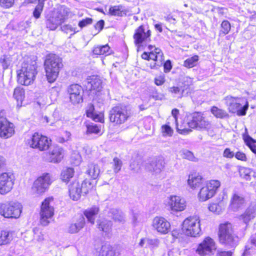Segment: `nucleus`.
Returning <instances> with one entry per match:
<instances>
[{
	"instance_id": "f257e3e1",
	"label": "nucleus",
	"mask_w": 256,
	"mask_h": 256,
	"mask_svg": "<svg viewBox=\"0 0 256 256\" xmlns=\"http://www.w3.org/2000/svg\"><path fill=\"white\" fill-rule=\"evenodd\" d=\"M44 66L48 82H54L63 67L62 59L55 54H50L46 56Z\"/></svg>"
},
{
	"instance_id": "f03ea898",
	"label": "nucleus",
	"mask_w": 256,
	"mask_h": 256,
	"mask_svg": "<svg viewBox=\"0 0 256 256\" xmlns=\"http://www.w3.org/2000/svg\"><path fill=\"white\" fill-rule=\"evenodd\" d=\"M36 62L31 60L24 62L18 74V82L22 85L28 86L32 84L37 74Z\"/></svg>"
},
{
	"instance_id": "7ed1b4c3",
	"label": "nucleus",
	"mask_w": 256,
	"mask_h": 256,
	"mask_svg": "<svg viewBox=\"0 0 256 256\" xmlns=\"http://www.w3.org/2000/svg\"><path fill=\"white\" fill-rule=\"evenodd\" d=\"M226 101L230 112L236 113L239 116L246 115L249 105L245 98L228 96Z\"/></svg>"
},
{
	"instance_id": "20e7f679",
	"label": "nucleus",
	"mask_w": 256,
	"mask_h": 256,
	"mask_svg": "<svg viewBox=\"0 0 256 256\" xmlns=\"http://www.w3.org/2000/svg\"><path fill=\"white\" fill-rule=\"evenodd\" d=\"M130 116V110L125 105H117L109 112L110 120L116 125L120 126L125 123Z\"/></svg>"
},
{
	"instance_id": "39448f33",
	"label": "nucleus",
	"mask_w": 256,
	"mask_h": 256,
	"mask_svg": "<svg viewBox=\"0 0 256 256\" xmlns=\"http://www.w3.org/2000/svg\"><path fill=\"white\" fill-rule=\"evenodd\" d=\"M218 235L221 244L230 248H234L237 245L238 238L234 234L230 223L226 222L220 226Z\"/></svg>"
},
{
	"instance_id": "423d86ee",
	"label": "nucleus",
	"mask_w": 256,
	"mask_h": 256,
	"mask_svg": "<svg viewBox=\"0 0 256 256\" xmlns=\"http://www.w3.org/2000/svg\"><path fill=\"white\" fill-rule=\"evenodd\" d=\"M92 188L93 186L89 180H84L82 184L75 180L68 186L69 196L74 200H78L82 194H86Z\"/></svg>"
},
{
	"instance_id": "0eeeda50",
	"label": "nucleus",
	"mask_w": 256,
	"mask_h": 256,
	"mask_svg": "<svg viewBox=\"0 0 256 256\" xmlns=\"http://www.w3.org/2000/svg\"><path fill=\"white\" fill-rule=\"evenodd\" d=\"M182 230L187 236H200L202 234V230L199 218L197 216H192L186 218L182 222Z\"/></svg>"
},
{
	"instance_id": "6e6552de",
	"label": "nucleus",
	"mask_w": 256,
	"mask_h": 256,
	"mask_svg": "<svg viewBox=\"0 0 256 256\" xmlns=\"http://www.w3.org/2000/svg\"><path fill=\"white\" fill-rule=\"evenodd\" d=\"M22 206L18 202L0 204V215L8 218H18L22 212Z\"/></svg>"
},
{
	"instance_id": "1a4fd4ad",
	"label": "nucleus",
	"mask_w": 256,
	"mask_h": 256,
	"mask_svg": "<svg viewBox=\"0 0 256 256\" xmlns=\"http://www.w3.org/2000/svg\"><path fill=\"white\" fill-rule=\"evenodd\" d=\"M220 186V182L218 180H211L206 182L198 193V198L201 202L211 198L215 195Z\"/></svg>"
},
{
	"instance_id": "9d476101",
	"label": "nucleus",
	"mask_w": 256,
	"mask_h": 256,
	"mask_svg": "<svg viewBox=\"0 0 256 256\" xmlns=\"http://www.w3.org/2000/svg\"><path fill=\"white\" fill-rule=\"evenodd\" d=\"M148 48L150 52H144L142 54V58L148 60H152L155 62L150 64L151 68H156L162 66L164 61V56L161 50L152 45H149Z\"/></svg>"
},
{
	"instance_id": "9b49d317",
	"label": "nucleus",
	"mask_w": 256,
	"mask_h": 256,
	"mask_svg": "<svg viewBox=\"0 0 256 256\" xmlns=\"http://www.w3.org/2000/svg\"><path fill=\"white\" fill-rule=\"evenodd\" d=\"M52 182V178L49 173H44L34 182L32 190L34 194L40 195L44 194Z\"/></svg>"
},
{
	"instance_id": "f8f14e48",
	"label": "nucleus",
	"mask_w": 256,
	"mask_h": 256,
	"mask_svg": "<svg viewBox=\"0 0 256 256\" xmlns=\"http://www.w3.org/2000/svg\"><path fill=\"white\" fill-rule=\"evenodd\" d=\"M53 198H46L41 205L40 211V223L43 226H47L54 214V208L52 206Z\"/></svg>"
},
{
	"instance_id": "ddd939ff",
	"label": "nucleus",
	"mask_w": 256,
	"mask_h": 256,
	"mask_svg": "<svg viewBox=\"0 0 256 256\" xmlns=\"http://www.w3.org/2000/svg\"><path fill=\"white\" fill-rule=\"evenodd\" d=\"M216 249L214 240L208 236L198 244L196 252L200 256H210L214 254Z\"/></svg>"
},
{
	"instance_id": "4468645a",
	"label": "nucleus",
	"mask_w": 256,
	"mask_h": 256,
	"mask_svg": "<svg viewBox=\"0 0 256 256\" xmlns=\"http://www.w3.org/2000/svg\"><path fill=\"white\" fill-rule=\"evenodd\" d=\"M28 141L30 147L42 151L47 150L51 144L50 140L38 132L34 133Z\"/></svg>"
},
{
	"instance_id": "2eb2a0df",
	"label": "nucleus",
	"mask_w": 256,
	"mask_h": 256,
	"mask_svg": "<svg viewBox=\"0 0 256 256\" xmlns=\"http://www.w3.org/2000/svg\"><path fill=\"white\" fill-rule=\"evenodd\" d=\"M14 176L11 172H3L0 174V194L5 195L12 189Z\"/></svg>"
},
{
	"instance_id": "dca6fc26",
	"label": "nucleus",
	"mask_w": 256,
	"mask_h": 256,
	"mask_svg": "<svg viewBox=\"0 0 256 256\" xmlns=\"http://www.w3.org/2000/svg\"><path fill=\"white\" fill-rule=\"evenodd\" d=\"M190 128L198 130L208 128L210 126L209 122L206 120L204 114L200 112H194L192 115V120L188 122Z\"/></svg>"
},
{
	"instance_id": "f3484780",
	"label": "nucleus",
	"mask_w": 256,
	"mask_h": 256,
	"mask_svg": "<svg viewBox=\"0 0 256 256\" xmlns=\"http://www.w3.org/2000/svg\"><path fill=\"white\" fill-rule=\"evenodd\" d=\"M151 32L148 30H146L145 26L142 25L135 30L133 38L135 44L140 47L143 42H147L150 40Z\"/></svg>"
},
{
	"instance_id": "a211bd4d",
	"label": "nucleus",
	"mask_w": 256,
	"mask_h": 256,
	"mask_svg": "<svg viewBox=\"0 0 256 256\" xmlns=\"http://www.w3.org/2000/svg\"><path fill=\"white\" fill-rule=\"evenodd\" d=\"M70 101L74 104L82 102L83 100L82 88L77 84L70 86L67 90Z\"/></svg>"
},
{
	"instance_id": "6ab92c4d",
	"label": "nucleus",
	"mask_w": 256,
	"mask_h": 256,
	"mask_svg": "<svg viewBox=\"0 0 256 256\" xmlns=\"http://www.w3.org/2000/svg\"><path fill=\"white\" fill-rule=\"evenodd\" d=\"M152 226L158 232L166 234L170 230V223L164 218L156 216L152 220Z\"/></svg>"
},
{
	"instance_id": "aec40b11",
	"label": "nucleus",
	"mask_w": 256,
	"mask_h": 256,
	"mask_svg": "<svg viewBox=\"0 0 256 256\" xmlns=\"http://www.w3.org/2000/svg\"><path fill=\"white\" fill-rule=\"evenodd\" d=\"M14 132L13 124L4 118H0V136L4 138L11 137Z\"/></svg>"
},
{
	"instance_id": "412c9836",
	"label": "nucleus",
	"mask_w": 256,
	"mask_h": 256,
	"mask_svg": "<svg viewBox=\"0 0 256 256\" xmlns=\"http://www.w3.org/2000/svg\"><path fill=\"white\" fill-rule=\"evenodd\" d=\"M168 203L170 209L174 212H182L186 208L185 200L180 196H171Z\"/></svg>"
},
{
	"instance_id": "4be33fe9",
	"label": "nucleus",
	"mask_w": 256,
	"mask_h": 256,
	"mask_svg": "<svg viewBox=\"0 0 256 256\" xmlns=\"http://www.w3.org/2000/svg\"><path fill=\"white\" fill-rule=\"evenodd\" d=\"M85 84L86 88L90 91L100 92L102 88V80L97 76L88 77L85 81Z\"/></svg>"
},
{
	"instance_id": "5701e85b",
	"label": "nucleus",
	"mask_w": 256,
	"mask_h": 256,
	"mask_svg": "<svg viewBox=\"0 0 256 256\" xmlns=\"http://www.w3.org/2000/svg\"><path fill=\"white\" fill-rule=\"evenodd\" d=\"M245 202L244 198L242 194L234 193L231 198L230 207L233 211H236L242 208Z\"/></svg>"
},
{
	"instance_id": "b1692460",
	"label": "nucleus",
	"mask_w": 256,
	"mask_h": 256,
	"mask_svg": "<svg viewBox=\"0 0 256 256\" xmlns=\"http://www.w3.org/2000/svg\"><path fill=\"white\" fill-rule=\"evenodd\" d=\"M164 162L163 160L154 158L147 164L146 168L149 171L158 174L164 168Z\"/></svg>"
},
{
	"instance_id": "393cba45",
	"label": "nucleus",
	"mask_w": 256,
	"mask_h": 256,
	"mask_svg": "<svg viewBox=\"0 0 256 256\" xmlns=\"http://www.w3.org/2000/svg\"><path fill=\"white\" fill-rule=\"evenodd\" d=\"M256 204H252L246 210V212L240 216V219L243 221L246 224L253 219L256 216Z\"/></svg>"
},
{
	"instance_id": "a878e982",
	"label": "nucleus",
	"mask_w": 256,
	"mask_h": 256,
	"mask_svg": "<svg viewBox=\"0 0 256 256\" xmlns=\"http://www.w3.org/2000/svg\"><path fill=\"white\" fill-rule=\"evenodd\" d=\"M202 177L198 174H190L188 180V184L192 189H196L202 185L204 182Z\"/></svg>"
},
{
	"instance_id": "bb28decb",
	"label": "nucleus",
	"mask_w": 256,
	"mask_h": 256,
	"mask_svg": "<svg viewBox=\"0 0 256 256\" xmlns=\"http://www.w3.org/2000/svg\"><path fill=\"white\" fill-rule=\"evenodd\" d=\"M85 224L84 218L80 216L76 222L70 224L68 230L70 233L76 234L82 229Z\"/></svg>"
},
{
	"instance_id": "cd10ccee",
	"label": "nucleus",
	"mask_w": 256,
	"mask_h": 256,
	"mask_svg": "<svg viewBox=\"0 0 256 256\" xmlns=\"http://www.w3.org/2000/svg\"><path fill=\"white\" fill-rule=\"evenodd\" d=\"M50 160L52 162H58L64 158V150L59 146H56L50 153Z\"/></svg>"
},
{
	"instance_id": "c85d7f7f",
	"label": "nucleus",
	"mask_w": 256,
	"mask_h": 256,
	"mask_svg": "<svg viewBox=\"0 0 256 256\" xmlns=\"http://www.w3.org/2000/svg\"><path fill=\"white\" fill-rule=\"evenodd\" d=\"M108 216L115 222L124 223L125 222V216L123 212L118 208H112L108 212Z\"/></svg>"
},
{
	"instance_id": "c756f323",
	"label": "nucleus",
	"mask_w": 256,
	"mask_h": 256,
	"mask_svg": "<svg viewBox=\"0 0 256 256\" xmlns=\"http://www.w3.org/2000/svg\"><path fill=\"white\" fill-rule=\"evenodd\" d=\"M100 172V166L98 164L90 163L88 165L86 174L90 178L96 180L98 177Z\"/></svg>"
},
{
	"instance_id": "7c9ffc66",
	"label": "nucleus",
	"mask_w": 256,
	"mask_h": 256,
	"mask_svg": "<svg viewBox=\"0 0 256 256\" xmlns=\"http://www.w3.org/2000/svg\"><path fill=\"white\" fill-rule=\"evenodd\" d=\"M182 80V92L179 96L180 98H182L184 96L188 94L190 90V86L193 83L192 78L188 76L183 77Z\"/></svg>"
},
{
	"instance_id": "2f4dec72",
	"label": "nucleus",
	"mask_w": 256,
	"mask_h": 256,
	"mask_svg": "<svg viewBox=\"0 0 256 256\" xmlns=\"http://www.w3.org/2000/svg\"><path fill=\"white\" fill-rule=\"evenodd\" d=\"M100 209L97 206H94L88 208L84 212L88 220L92 224H94L96 216L98 214Z\"/></svg>"
},
{
	"instance_id": "473e14b6",
	"label": "nucleus",
	"mask_w": 256,
	"mask_h": 256,
	"mask_svg": "<svg viewBox=\"0 0 256 256\" xmlns=\"http://www.w3.org/2000/svg\"><path fill=\"white\" fill-rule=\"evenodd\" d=\"M13 232L6 230L0 232V246L7 245L10 243L13 240Z\"/></svg>"
},
{
	"instance_id": "72a5a7b5",
	"label": "nucleus",
	"mask_w": 256,
	"mask_h": 256,
	"mask_svg": "<svg viewBox=\"0 0 256 256\" xmlns=\"http://www.w3.org/2000/svg\"><path fill=\"white\" fill-rule=\"evenodd\" d=\"M88 117L92 118L95 122H102L104 121L103 114L102 113L97 114L94 110L93 104H90L86 110Z\"/></svg>"
},
{
	"instance_id": "f704fd0d",
	"label": "nucleus",
	"mask_w": 256,
	"mask_h": 256,
	"mask_svg": "<svg viewBox=\"0 0 256 256\" xmlns=\"http://www.w3.org/2000/svg\"><path fill=\"white\" fill-rule=\"evenodd\" d=\"M98 228L106 234H108L112 232V221L102 219L98 222Z\"/></svg>"
},
{
	"instance_id": "c9c22d12",
	"label": "nucleus",
	"mask_w": 256,
	"mask_h": 256,
	"mask_svg": "<svg viewBox=\"0 0 256 256\" xmlns=\"http://www.w3.org/2000/svg\"><path fill=\"white\" fill-rule=\"evenodd\" d=\"M64 21V18L50 17L46 22L47 28L50 30H54L57 27Z\"/></svg>"
},
{
	"instance_id": "e433bc0d",
	"label": "nucleus",
	"mask_w": 256,
	"mask_h": 256,
	"mask_svg": "<svg viewBox=\"0 0 256 256\" xmlns=\"http://www.w3.org/2000/svg\"><path fill=\"white\" fill-rule=\"evenodd\" d=\"M240 174L242 178L247 180H250L252 177L256 178V172L248 168H241L240 169Z\"/></svg>"
},
{
	"instance_id": "4c0bfd02",
	"label": "nucleus",
	"mask_w": 256,
	"mask_h": 256,
	"mask_svg": "<svg viewBox=\"0 0 256 256\" xmlns=\"http://www.w3.org/2000/svg\"><path fill=\"white\" fill-rule=\"evenodd\" d=\"M125 8L121 5L111 6L109 9V13L112 16H124L126 15Z\"/></svg>"
},
{
	"instance_id": "58836bf2",
	"label": "nucleus",
	"mask_w": 256,
	"mask_h": 256,
	"mask_svg": "<svg viewBox=\"0 0 256 256\" xmlns=\"http://www.w3.org/2000/svg\"><path fill=\"white\" fill-rule=\"evenodd\" d=\"M92 52L94 54L98 55H109L112 52V51L110 50V48L108 44L104 46H94Z\"/></svg>"
},
{
	"instance_id": "ea45409f",
	"label": "nucleus",
	"mask_w": 256,
	"mask_h": 256,
	"mask_svg": "<svg viewBox=\"0 0 256 256\" xmlns=\"http://www.w3.org/2000/svg\"><path fill=\"white\" fill-rule=\"evenodd\" d=\"M74 170L73 168H66L60 174L61 179L63 182H68L74 176Z\"/></svg>"
},
{
	"instance_id": "a19ab883",
	"label": "nucleus",
	"mask_w": 256,
	"mask_h": 256,
	"mask_svg": "<svg viewBox=\"0 0 256 256\" xmlns=\"http://www.w3.org/2000/svg\"><path fill=\"white\" fill-rule=\"evenodd\" d=\"M250 242L252 246L248 244L246 246V250L242 254V256H252L253 249L256 248V238L254 236H252L250 238Z\"/></svg>"
},
{
	"instance_id": "79ce46f5",
	"label": "nucleus",
	"mask_w": 256,
	"mask_h": 256,
	"mask_svg": "<svg viewBox=\"0 0 256 256\" xmlns=\"http://www.w3.org/2000/svg\"><path fill=\"white\" fill-rule=\"evenodd\" d=\"M14 97L17 101L18 106H21L24 98V91L20 88H16L14 92Z\"/></svg>"
},
{
	"instance_id": "37998d69",
	"label": "nucleus",
	"mask_w": 256,
	"mask_h": 256,
	"mask_svg": "<svg viewBox=\"0 0 256 256\" xmlns=\"http://www.w3.org/2000/svg\"><path fill=\"white\" fill-rule=\"evenodd\" d=\"M211 112L217 118H224L228 116V114L226 110L218 108L216 106H212L211 108Z\"/></svg>"
},
{
	"instance_id": "c03bdc74",
	"label": "nucleus",
	"mask_w": 256,
	"mask_h": 256,
	"mask_svg": "<svg viewBox=\"0 0 256 256\" xmlns=\"http://www.w3.org/2000/svg\"><path fill=\"white\" fill-rule=\"evenodd\" d=\"M180 152V156L183 158H185L192 162H197L198 160V158L194 156L192 152L187 150H182Z\"/></svg>"
},
{
	"instance_id": "a18cd8bd",
	"label": "nucleus",
	"mask_w": 256,
	"mask_h": 256,
	"mask_svg": "<svg viewBox=\"0 0 256 256\" xmlns=\"http://www.w3.org/2000/svg\"><path fill=\"white\" fill-rule=\"evenodd\" d=\"M244 140L246 144L250 148L252 151L256 154V141L248 136H244Z\"/></svg>"
},
{
	"instance_id": "49530a36",
	"label": "nucleus",
	"mask_w": 256,
	"mask_h": 256,
	"mask_svg": "<svg viewBox=\"0 0 256 256\" xmlns=\"http://www.w3.org/2000/svg\"><path fill=\"white\" fill-rule=\"evenodd\" d=\"M11 62L12 58L10 56L3 55L0 58V62L4 70L8 68Z\"/></svg>"
},
{
	"instance_id": "de8ad7c7",
	"label": "nucleus",
	"mask_w": 256,
	"mask_h": 256,
	"mask_svg": "<svg viewBox=\"0 0 256 256\" xmlns=\"http://www.w3.org/2000/svg\"><path fill=\"white\" fill-rule=\"evenodd\" d=\"M198 60V56H194L188 59L184 62V66L187 68H192L196 64V62Z\"/></svg>"
},
{
	"instance_id": "09e8293b",
	"label": "nucleus",
	"mask_w": 256,
	"mask_h": 256,
	"mask_svg": "<svg viewBox=\"0 0 256 256\" xmlns=\"http://www.w3.org/2000/svg\"><path fill=\"white\" fill-rule=\"evenodd\" d=\"M122 161L118 158H114L112 162V168L115 173H118L122 168Z\"/></svg>"
},
{
	"instance_id": "8fccbe9b",
	"label": "nucleus",
	"mask_w": 256,
	"mask_h": 256,
	"mask_svg": "<svg viewBox=\"0 0 256 256\" xmlns=\"http://www.w3.org/2000/svg\"><path fill=\"white\" fill-rule=\"evenodd\" d=\"M221 28L220 34H227L230 29V25L229 22L226 20L223 21L221 24Z\"/></svg>"
},
{
	"instance_id": "3c124183",
	"label": "nucleus",
	"mask_w": 256,
	"mask_h": 256,
	"mask_svg": "<svg viewBox=\"0 0 256 256\" xmlns=\"http://www.w3.org/2000/svg\"><path fill=\"white\" fill-rule=\"evenodd\" d=\"M102 256H114V252L111 247L103 246L102 248Z\"/></svg>"
},
{
	"instance_id": "603ef678",
	"label": "nucleus",
	"mask_w": 256,
	"mask_h": 256,
	"mask_svg": "<svg viewBox=\"0 0 256 256\" xmlns=\"http://www.w3.org/2000/svg\"><path fill=\"white\" fill-rule=\"evenodd\" d=\"M88 134H98L100 132L98 127L96 124H88L86 126Z\"/></svg>"
},
{
	"instance_id": "864d4df0",
	"label": "nucleus",
	"mask_w": 256,
	"mask_h": 256,
	"mask_svg": "<svg viewBox=\"0 0 256 256\" xmlns=\"http://www.w3.org/2000/svg\"><path fill=\"white\" fill-rule=\"evenodd\" d=\"M159 244V240L158 239H150L147 238L146 240V246L151 247L154 248L158 247Z\"/></svg>"
},
{
	"instance_id": "5fc2aeb1",
	"label": "nucleus",
	"mask_w": 256,
	"mask_h": 256,
	"mask_svg": "<svg viewBox=\"0 0 256 256\" xmlns=\"http://www.w3.org/2000/svg\"><path fill=\"white\" fill-rule=\"evenodd\" d=\"M14 2V0H0V6L4 8H8L13 6Z\"/></svg>"
},
{
	"instance_id": "6e6d98bb",
	"label": "nucleus",
	"mask_w": 256,
	"mask_h": 256,
	"mask_svg": "<svg viewBox=\"0 0 256 256\" xmlns=\"http://www.w3.org/2000/svg\"><path fill=\"white\" fill-rule=\"evenodd\" d=\"M154 84L156 86H162L165 82V76L164 74L156 76L154 80Z\"/></svg>"
},
{
	"instance_id": "4d7b16f0",
	"label": "nucleus",
	"mask_w": 256,
	"mask_h": 256,
	"mask_svg": "<svg viewBox=\"0 0 256 256\" xmlns=\"http://www.w3.org/2000/svg\"><path fill=\"white\" fill-rule=\"evenodd\" d=\"M168 92L174 95L179 94L178 98H180L179 96H180L182 92V88L180 89L178 86H174L168 88Z\"/></svg>"
},
{
	"instance_id": "13d9d810",
	"label": "nucleus",
	"mask_w": 256,
	"mask_h": 256,
	"mask_svg": "<svg viewBox=\"0 0 256 256\" xmlns=\"http://www.w3.org/2000/svg\"><path fill=\"white\" fill-rule=\"evenodd\" d=\"M61 28L63 32L66 34L72 32L70 34L71 36L74 34L76 32L72 28V27L69 24L64 25Z\"/></svg>"
},
{
	"instance_id": "bf43d9fd",
	"label": "nucleus",
	"mask_w": 256,
	"mask_h": 256,
	"mask_svg": "<svg viewBox=\"0 0 256 256\" xmlns=\"http://www.w3.org/2000/svg\"><path fill=\"white\" fill-rule=\"evenodd\" d=\"M44 4L42 2H39L38 4L36 7L34 11V16H40Z\"/></svg>"
},
{
	"instance_id": "052dcab7",
	"label": "nucleus",
	"mask_w": 256,
	"mask_h": 256,
	"mask_svg": "<svg viewBox=\"0 0 256 256\" xmlns=\"http://www.w3.org/2000/svg\"><path fill=\"white\" fill-rule=\"evenodd\" d=\"M92 20L90 18H86L84 19L81 21H80L78 23V26L81 28H83L84 27L86 26L88 24H91L92 23Z\"/></svg>"
},
{
	"instance_id": "680f3d73",
	"label": "nucleus",
	"mask_w": 256,
	"mask_h": 256,
	"mask_svg": "<svg viewBox=\"0 0 256 256\" xmlns=\"http://www.w3.org/2000/svg\"><path fill=\"white\" fill-rule=\"evenodd\" d=\"M162 131L164 134L168 136H171L173 132L172 128L166 124L162 126Z\"/></svg>"
},
{
	"instance_id": "e2e57ef3",
	"label": "nucleus",
	"mask_w": 256,
	"mask_h": 256,
	"mask_svg": "<svg viewBox=\"0 0 256 256\" xmlns=\"http://www.w3.org/2000/svg\"><path fill=\"white\" fill-rule=\"evenodd\" d=\"M234 156V152L231 151L229 148H226L223 153V156L226 158H232Z\"/></svg>"
},
{
	"instance_id": "0e129e2a",
	"label": "nucleus",
	"mask_w": 256,
	"mask_h": 256,
	"mask_svg": "<svg viewBox=\"0 0 256 256\" xmlns=\"http://www.w3.org/2000/svg\"><path fill=\"white\" fill-rule=\"evenodd\" d=\"M238 160H240L242 161H246V154L240 152H238L236 153L234 156Z\"/></svg>"
},
{
	"instance_id": "69168bd1",
	"label": "nucleus",
	"mask_w": 256,
	"mask_h": 256,
	"mask_svg": "<svg viewBox=\"0 0 256 256\" xmlns=\"http://www.w3.org/2000/svg\"><path fill=\"white\" fill-rule=\"evenodd\" d=\"M130 167L131 170L134 172H138L140 168V166L138 162L134 161L130 164Z\"/></svg>"
},
{
	"instance_id": "338daca9",
	"label": "nucleus",
	"mask_w": 256,
	"mask_h": 256,
	"mask_svg": "<svg viewBox=\"0 0 256 256\" xmlns=\"http://www.w3.org/2000/svg\"><path fill=\"white\" fill-rule=\"evenodd\" d=\"M104 22L103 20H100L94 26L95 29L98 30V33L100 32L103 28Z\"/></svg>"
},
{
	"instance_id": "774afa93",
	"label": "nucleus",
	"mask_w": 256,
	"mask_h": 256,
	"mask_svg": "<svg viewBox=\"0 0 256 256\" xmlns=\"http://www.w3.org/2000/svg\"><path fill=\"white\" fill-rule=\"evenodd\" d=\"M164 72L166 73L169 72L172 68L170 61L169 60H166L164 64Z\"/></svg>"
}]
</instances>
